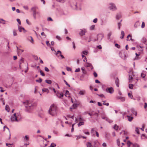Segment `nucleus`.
Wrapping results in <instances>:
<instances>
[{
	"label": "nucleus",
	"instance_id": "f257e3e1",
	"mask_svg": "<svg viewBox=\"0 0 147 147\" xmlns=\"http://www.w3.org/2000/svg\"><path fill=\"white\" fill-rule=\"evenodd\" d=\"M23 103L25 105V110L26 112H30L34 107V104L30 101L27 100Z\"/></svg>",
	"mask_w": 147,
	"mask_h": 147
},
{
	"label": "nucleus",
	"instance_id": "f03ea898",
	"mask_svg": "<svg viewBox=\"0 0 147 147\" xmlns=\"http://www.w3.org/2000/svg\"><path fill=\"white\" fill-rule=\"evenodd\" d=\"M49 113L52 116H56L57 114L56 106L53 104L51 105L49 109Z\"/></svg>",
	"mask_w": 147,
	"mask_h": 147
},
{
	"label": "nucleus",
	"instance_id": "7ed1b4c3",
	"mask_svg": "<svg viewBox=\"0 0 147 147\" xmlns=\"http://www.w3.org/2000/svg\"><path fill=\"white\" fill-rule=\"evenodd\" d=\"M31 10L33 12V16L34 19H36V15L38 16H40V13L38 11H36V8L35 7H32L31 9Z\"/></svg>",
	"mask_w": 147,
	"mask_h": 147
},
{
	"label": "nucleus",
	"instance_id": "20e7f679",
	"mask_svg": "<svg viewBox=\"0 0 147 147\" xmlns=\"http://www.w3.org/2000/svg\"><path fill=\"white\" fill-rule=\"evenodd\" d=\"M109 8L112 11H115L117 10V8L115 5L113 3H110L109 4Z\"/></svg>",
	"mask_w": 147,
	"mask_h": 147
},
{
	"label": "nucleus",
	"instance_id": "39448f33",
	"mask_svg": "<svg viewBox=\"0 0 147 147\" xmlns=\"http://www.w3.org/2000/svg\"><path fill=\"white\" fill-rule=\"evenodd\" d=\"M16 113H15L13 116H12L10 118L11 121H16L17 122L19 121V120L18 119V117L16 116Z\"/></svg>",
	"mask_w": 147,
	"mask_h": 147
},
{
	"label": "nucleus",
	"instance_id": "423d86ee",
	"mask_svg": "<svg viewBox=\"0 0 147 147\" xmlns=\"http://www.w3.org/2000/svg\"><path fill=\"white\" fill-rule=\"evenodd\" d=\"M106 91L107 92L109 93L110 94H112L113 92L114 89L112 87L108 88H106Z\"/></svg>",
	"mask_w": 147,
	"mask_h": 147
},
{
	"label": "nucleus",
	"instance_id": "0eeeda50",
	"mask_svg": "<svg viewBox=\"0 0 147 147\" xmlns=\"http://www.w3.org/2000/svg\"><path fill=\"white\" fill-rule=\"evenodd\" d=\"M104 35L101 34H100L97 35V38L98 40H100L101 41L102 40V38L104 37Z\"/></svg>",
	"mask_w": 147,
	"mask_h": 147
},
{
	"label": "nucleus",
	"instance_id": "6e6552de",
	"mask_svg": "<svg viewBox=\"0 0 147 147\" xmlns=\"http://www.w3.org/2000/svg\"><path fill=\"white\" fill-rule=\"evenodd\" d=\"M115 83L117 87H119V81L118 78H116Z\"/></svg>",
	"mask_w": 147,
	"mask_h": 147
},
{
	"label": "nucleus",
	"instance_id": "1a4fd4ad",
	"mask_svg": "<svg viewBox=\"0 0 147 147\" xmlns=\"http://www.w3.org/2000/svg\"><path fill=\"white\" fill-rule=\"evenodd\" d=\"M142 41L144 44L147 45V39L145 38H143L142 39Z\"/></svg>",
	"mask_w": 147,
	"mask_h": 147
},
{
	"label": "nucleus",
	"instance_id": "9d476101",
	"mask_svg": "<svg viewBox=\"0 0 147 147\" xmlns=\"http://www.w3.org/2000/svg\"><path fill=\"white\" fill-rule=\"evenodd\" d=\"M86 92V91L85 90H83L80 91L79 94L80 95H83L85 94Z\"/></svg>",
	"mask_w": 147,
	"mask_h": 147
},
{
	"label": "nucleus",
	"instance_id": "9b49d317",
	"mask_svg": "<svg viewBox=\"0 0 147 147\" xmlns=\"http://www.w3.org/2000/svg\"><path fill=\"white\" fill-rule=\"evenodd\" d=\"M16 47L17 49V52L18 55L21 54L24 51V50L22 49H18V47Z\"/></svg>",
	"mask_w": 147,
	"mask_h": 147
},
{
	"label": "nucleus",
	"instance_id": "f8f14e48",
	"mask_svg": "<svg viewBox=\"0 0 147 147\" xmlns=\"http://www.w3.org/2000/svg\"><path fill=\"white\" fill-rule=\"evenodd\" d=\"M122 17V16L121 13H117L116 16V19L119 20V19Z\"/></svg>",
	"mask_w": 147,
	"mask_h": 147
},
{
	"label": "nucleus",
	"instance_id": "ddd939ff",
	"mask_svg": "<svg viewBox=\"0 0 147 147\" xmlns=\"http://www.w3.org/2000/svg\"><path fill=\"white\" fill-rule=\"evenodd\" d=\"M132 38H131V35L129 34L127 37V41H130V40H132Z\"/></svg>",
	"mask_w": 147,
	"mask_h": 147
},
{
	"label": "nucleus",
	"instance_id": "4468645a",
	"mask_svg": "<svg viewBox=\"0 0 147 147\" xmlns=\"http://www.w3.org/2000/svg\"><path fill=\"white\" fill-rule=\"evenodd\" d=\"M131 111L136 116L137 115V112L133 108L131 109Z\"/></svg>",
	"mask_w": 147,
	"mask_h": 147
},
{
	"label": "nucleus",
	"instance_id": "2eb2a0df",
	"mask_svg": "<svg viewBox=\"0 0 147 147\" xmlns=\"http://www.w3.org/2000/svg\"><path fill=\"white\" fill-rule=\"evenodd\" d=\"M117 98L118 99H120L122 101H124L125 100V98L123 97H121V96H117Z\"/></svg>",
	"mask_w": 147,
	"mask_h": 147
},
{
	"label": "nucleus",
	"instance_id": "dca6fc26",
	"mask_svg": "<svg viewBox=\"0 0 147 147\" xmlns=\"http://www.w3.org/2000/svg\"><path fill=\"white\" fill-rule=\"evenodd\" d=\"M139 25V21H137L134 25L135 28H137Z\"/></svg>",
	"mask_w": 147,
	"mask_h": 147
},
{
	"label": "nucleus",
	"instance_id": "f3484780",
	"mask_svg": "<svg viewBox=\"0 0 147 147\" xmlns=\"http://www.w3.org/2000/svg\"><path fill=\"white\" fill-rule=\"evenodd\" d=\"M127 117H128V120L129 121H131L133 119V117H131L129 115H127Z\"/></svg>",
	"mask_w": 147,
	"mask_h": 147
},
{
	"label": "nucleus",
	"instance_id": "a211bd4d",
	"mask_svg": "<svg viewBox=\"0 0 147 147\" xmlns=\"http://www.w3.org/2000/svg\"><path fill=\"white\" fill-rule=\"evenodd\" d=\"M121 34L122 36L120 37L121 39H123L124 38V36L125 35V33L123 31H121Z\"/></svg>",
	"mask_w": 147,
	"mask_h": 147
},
{
	"label": "nucleus",
	"instance_id": "6ab92c4d",
	"mask_svg": "<svg viewBox=\"0 0 147 147\" xmlns=\"http://www.w3.org/2000/svg\"><path fill=\"white\" fill-rule=\"evenodd\" d=\"M101 118L102 119H105L106 121H108V120H109V118L108 117L103 115H102Z\"/></svg>",
	"mask_w": 147,
	"mask_h": 147
},
{
	"label": "nucleus",
	"instance_id": "aec40b11",
	"mask_svg": "<svg viewBox=\"0 0 147 147\" xmlns=\"http://www.w3.org/2000/svg\"><path fill=\"white\" fill-rule=\"evenodd\" d=\"M81 70L82 71V73L83 74H86V71L85 70L84 67H82L81 68Z\"/></svg>",
	"mask_w": 147,
	"mask_h": 147
},
{
	"label": "nucleus",
	"instance_id": "412c9836",
	"mask_svg": "<svg viewBox=\"0 0 147 147\" xmlns=\"http://www.w3.org/2000/svg\"><path fill=\"white\" fill-rule=\"evenodd\" d=\"M84 123L83 121L80 122L79 123H78V127H80V126L83 125H84Z\"/></svg>",
	"mask_w": 147,
	"mask_h": 147
},
{
	"label": "nucleus",
	"instance_id": "4be33fe9",
	"mask_svg": "<svg viewBox=\"0 0 147 147\" xmlns=\"http://www.w3.org/2000/svg\"><path fill=\"white\" fill-rule=\"evenodd\" d=\"M13 34L14 36H16L17 35V31L15 30H13Z\"/></svg>",
	"mask_w": 147,
	"mask_h": 147
},
{
	"label": "nucleus",
	"instance_id": "5701e85b",
	"mask_svg": "<svg viewBox=\"0 0 147 147\" xmlns=\"http://www.w3.org/2000/svg\"><path fill=\"white\" fill-rule=\"evenodd\" d=\"M85 32H83L82 30L79 33V34L81 36H83L85 35Z\"/></svg>",
	"mask_w": 147,
	"mask_h": 147
},
{
	"label": "nucleus",
	"instance_id": "b1692460",
	"mask_svg": "<svg viewBox=\"0 0 147 147\" xmlns=\"http://www.w3.org/2000/svg\"><path fill=\"white\" fill-rule=\"evenodd\" d=\"M73 108L72 107H70V109H74L76 108L77 106V105L76 104H74L73 105Z\"/></svg>",
	"mask_w": 147,
	"mask_h": 147
},
{
	"label": "nucleus",
	"instance_id": "393cba45",
	"mask_svg": "<svg viewBox=\"0 0 147 147\" xmlns=\"http://www.w3.org/2000/svg\"><path fill=\"white\" fill-rule=\"evenodd\" d=\"M113 128L115 129L116 130H118L119 128V126L118 125H117L116 124H115L114 125Z\"/></svg>",
	"mask_w": 147,
	"mask_h": 147
},
{
	"label": "nucleus",
	"instance_id": "a878e982",
	"mask_svg": "<svg viewBox=\"0 0 147 147\" xmlns=\"http://www.w3.org/2000/svg\"><path fill=\"white\" fill-rule=\"evenodd\" d=\"M42 91L43 92H47V91H48L47 93H48L49 92V90L47 88H44L43 89H42Z\"/></svg>",
	"mask_w": 147,
	"mask_h": 147
},
{
	"label": "nucleus",
	"instance_id": "bb28decb",
	"mask_svg": "<svg viewBox=\"0 0 147 147\" xmlns=\"http://www.w3.org/2000/svg\"><path fill=\"white\" fill-rule=\"evenodd\" d=\"M45 81L46 83L49 84H51L52 83V82L51 80H46Z\"/></svg>",
	"mask_w": 147,
	"mask_h": 147
},
{
	"label": "nucleus",
	"instance_id": "cd10ccee",
	"mask_svg": "<svg viewBox=\"0 0 147 147\" xmlns=\"http://www.w3.org/2000/svg\"><path fill=\"white\" fill-rule=\"evenodd\" d=\"M133 79V77H132L131 76L129 75V82H131V80Z\"/></svg>",
	"mask_w": 147,
	"mask_h": 147
},
{
	"label": "nucleus",
	"instance_id": "c85d7f7f",
	"mask_svg": "<svg viewBox=\"0 0 147 147\" xmlns=\"http://www.w3.org/2000/svg\"><path fill=\"white\" fill-rule=\"evenodd\" d=\"M59 53L60 54H61V51H60L59 50L58 51H57V53H56L55 54L58 57H59V56L58 55Z\"/></svg>",
	"mask_w": 147,
	"mask_h": 147
},
{
	"label": "nucleus",
	"instance_id": "c756f323",
	"mask_svg": "<svg viewBox=\"0 0 147 147\" xmlns=\"http://www.w3.org/2000/svg\"><path fill=\"white\" fill-rule=\"evenodd\" d=\"M87 67H92L91 68L92 69L93 68V67L92 64L90 63H87Z\"/></svg>",
	"mask_w": 147,
	"mask_h": 147
},
{
	"label": "nucleus",
	"instance_id": "7c9ffc66",
	"mask_svg": "<svg viewBox=\"0 0 147 147\" xmlns=\"http://www.w3.org/2000/svg\"><path fill=\"white\" fill-rule=\"evenodd\" d=\"M87 147H92V145L91 143L89 142H88L86 144Z\"/></svg>",
	"mask_w": 147,
	"mask_h": 147
},
{
	"label": "nucleus",
	"instance_id": "2f4dec72",
	"mask_svg": "<svg viewBox=\"0 0 147 147\" xmlns=\"http://www.w3.org/2000/svg\"><path fill=\"white\" fill-rule=\"evenodd\" d=\"M36 81L37 82L41 83L42 81V79L41 78H39V80H36Z\"/></svg>",
	"mask_w": 147,
	"mask_h": 147
},
{
	"label": "nucleus",
	"instance_id": "473e14b6",
	"mask_svg": "<svg viewBox=\"0 0 147 147\" xmlns=\"http://www.w3.org/2000/svg\"><path fill=\"white\" fill-rule=\"evenodd\" d=\"M106 102V101H103V102H104L103 104L104 105H106V106H108L109 105V103L107 102V103H106V102Z\"/></svg>",
	"mask_w": 147,
	"mask_h": 147
},
{
	"label": "nucleus",
	"instance_id": "72a5a7b5",
	"mask_svg": "<svg viewBox=\"0 0 147 147\" xmlns=\"http://www.w3.org/2000/svg\"><path fill=\"white\" fill-rule=\"evenodd\" d=\"M117 25L118 27V29L119 30H120V29L121 26V24L120 23V22H119L117 23Z\"/></svg>",
	"mask_w": 147,
	"mask_h": 147
},
{
	"label": "nucleus",
	"instance_id": "f704fd0d",
	"mask_svg": "<svg viewBox=\"0 0 147 147\" xmlns=\"http://www.w3.org/2000/svg\"><path fill=\"white\" fill-rule=\"evenodd\" d=\"M136 56L135 57V59H139V57H138L140 55L139 54H138L137 53H136Z\"/></svg>",
	"mask_w": 147,
	"mask_h": 147
},
{
	"label": "nucleus",
	"instance_id": "c9c22d12",
	"mask_svg": "<svg viewBox=\"0 0 147 147\" xmlns=\"http://www.w3.org/2000/svg\"><path fill=\"white\" fill-rule=\"evenodd\" d=\"M94 112H92V115L97 116V117H98V114Z\"/></svg>",
	"mask_w": 147,
	"mask_h": 147
},
{
	"label": "nucleus",
	"instance_id": "e433bc0d",
	"mask_svg": "<svg viewBox=\"0 0 147 147\" xmlns=\"http://www.w3.org/2000/svg\"><path fill=\"white\" fill-rule=\"evenodd\" d=\"M16 116L18 117V119L19 118L20 119L21 118V116L19 113H16Z\"/></svg>",
	"mask_w": 147,
	"mask_h": 147
},
{
	"label": "nucleus",
	"instance_id": "4c0bfd02",
	"mask_svg": "<svg viewBox=\"0 0 147 147\" xmlns=\"http://www.w3.org/2000/svg\"><path fill=\"white\" fill-rule=\"evenodd\" d=\"M18 29L20 32H22V29L21 27H22V26H20L19 25H18Z\"/></svg>",
	"mask_w": 147,
	"mask_h": 147
},
{
	"label": "nucleus",
	"instance_id": "58836bf2",
	"mask_svg": "<svg viewBox=\"0 0 147 147\" xmlns=\"http://www.w3.org/2000/svg\"><path fill=\"white\" fill-rule=\"evenodd\" d=\"M82 53L84 55H87L88 53V52L86 51H83Z\"/></svg>",
	"mask_w": 147,
	"mask_h": 147
},
{
	"label": "nucleus",
	"instance_id": "ea45409f",
	"mask_svg": "<svg viewBox=\"0 0 147 147\" xmlns=\"http://www.w3.org/2000/svg\"><path fill=\"white\" fill-rule=\"evenodd\" d=\"M24 61L23 60V58H21L20 59V62H19V65L20 66V64H21L22 63H23Z\"/></svg>",
	"mask_w": 147,
	"mask_h": 147
},
{
	"label": "nucleus",
	"instance_id": "a19ab883",
	"mask_svg": "<svg viewBox=\"0 0 147 147\" xmlns=\"http://www.w3.org/2000/svg\"><path fill=\"white\" fill-rule=\"evenodd\" d=\"M133 85L132 84H130L129 85V89H132L133 87Z\"/></svg>",
	"mask_w": 147,
	"mask_h": 147
},
{
	"label": "nucleus",
	"instance_id": "79ce46f5",
	"mask_svg": "<svg viewBox=\"0 0 147 147\" xmlns=\"http://www.w3.org/2000/svg\"><path fill=\"white\" fill-rule=\"evenodd\" d=\"M9 106L8 105H6L5 106V109L6 110L7 112H9V109H8V108H9Z\"/></svg>",
	"mask_w": 147,
	"mask_h": 147
},
{
	"label": "nucleus",
	"instance_id": "37998d69",
	"mask_svg": "<svg viewBox=\"0 0 147 147\" xmlns=\"http://www.w3.org/2000/svg\"><path fill=\"white\" fill-rule=\"evenodd\" d=\"M94 112V111H91V112L90 113L88 112V113L89 115H90L91 116V117H90L91 118H92V112Z\"/></svg>",
	"mask_w": 147,
	"mask_h": 147
},
{
	"label": "nucleus",
	"instance_id": "c03bdc74",
	"mask_svg": "<svg viewBox=\"0 0 147 147\" xmlns=\"http://www.w3.org/2000/svg\"><path fill=\"white\" fill-rule=\"evenodd\" d=\"M56 144H55L53 143L51 144L50 146H49V147H55L56 146Z\"/></svg>",
	"mask_w": 147,
	"mask_h": 147
},
{
	"label": "nucleus",
	"instance_id": "a18cd8bd",
	"mask_svg": "<svg viewBox=\"0 0 147 147\" xmlns=\"http://www.w3.org/2000/svg\"><path fill=\"white\" fill-rule=\"evenodd\" d=\"M63 96V93H61L60 94V95L59 96V97L61 98H62Z\"/></svg>",
	"mask_w": 147,
	"mask_h": 147
},
{
	"label": "nucleus",
	"instance_id": "49530a36",
	"mask_svg": "<svg viewBox=\"0 0 147 147\" xmlns=\"http://www.w3.org/2000/svg\"><path fill=\"white\" fill-rule=\"evenodd\" d=\"M131 143L130 141H128L127 142V144L128 145V147H129L130 146V145L131 144Z\"/></svg>",
	"mask_w": 147,
	"mask_h": 147
},
{
	"label": "nucleus",
	"instance_id": "de8ad7c7",
	"mask_svg": "<svg viewBox=\"0 0 147 147\" xmlns=\"http://www.w3.org/2000/svg\"><path fill=\"white\" fill-rule=\"evenodd\" d=\"M135 131L138 134H140L139 130L138 128H136Z\"/></svg>",
	"mask_w": 147,
	"mask_h": 147
},
{
	"label": "nucleus",
	"instance_id": "09e8293b",
	"mask_svg": "<svg viewBox=\"0 0 147 147\" xmlns=\"http://www.w3.org/2000/svg\"><path fill=\"white\" fill-rule=\"evenodd\" d=\"M33 57L34 59L36 60H38V57L37 56L34 55Z\"/></svg>",
	"mask_w": 147,
	"mask_h": 147
},
{
	"label": "nucleus",
	"instance_id": "8fccbe9b",
	"mask_svg": "<svg viewBox=\"0 0 147 147\" xmlns=\"http://www.w3.org/2000/svg\"><path fill=\"white\" fill-rule=\"evenodd\" d=\"M40 74L43 76H45V74L44 73L42 72V71L40 70Z\"/></svg>",
	"mask_w": 147,
	"mask_h": 147
},
{
	"label": "nucleus",
	"instance_id": "3c124183",
	"mask_svg": "<svg viewBox=\"0 0 147 147\" xmlns=\"http://www.w3.org/2000/svg\"><path fill=\"white\" fill-rule=\"evenodd\" d=\"M23 138H24L27 141L29 140V137L28 136L26 135L24 137H23Z\"/></svg>",
	"mask_w": 147,
	"mask_h": 147
},
{
	"label": "nucleus",
	"instance_id": "603ef678",
	"mask_svg": "<svg viewBox=\"0 0 147 147\" xmlns=\"http://www.w3.org/2000/svg\"><path fill=\"white\" fill-rule=\"evenodd\" d=\"M133 146L134 147H139V146L137 144H133Z\"/></svg>",
	"mask_w": 147,
	"mask_h": 147
},
{
	"label": "nucleus",
	"instance_id": "864d4df0",
	"mask_svg": "<svg viewBox=\"0 0 147 147\" xmlns=\"http://www.w3.org/2000/svg\"><path fill=\"white\" fill-rule=\"evenodd\" d=\"M66 69L68 71H71V68L69 67H67L66 68Z\"/></svg>",
	"mask_w": 147,
	"mask_h": 147
},
{
	"label": "nucleus",
	"instance_id": "5fc2aeb1",
	"mask_svg": "<svg viewBox=\"0 0 147 147\" xmlns=\"http://www.w3.org/2000/svg\"><path fill=\"white\" fill-rule=\"evenodd\" d=\"M97 95L98 96L101 97H104V98H105V96L102 94H97Z\"/></svg>",
	"mask_w": 147,
	"mask_h": 147
},
{
	"label": "nucleus",
	"instance_id": "6e6d98bb",
	"mask_svg": "<svg viewBox=\"0 0 147 147\" xmlns=\"http://www.w3.org/2000/svg\"><path fill=\"white\" fill-rule=\"evenodd\" d=\"M145 26V24L144 22H143L141 26V27L142 28H143Z\"/></svg>",
	"mask_w": 147,
	"mask_h": 147
},
{
	"label": "nucleus",
	"instance_id": "4d7b16f0",
	"mask_svg": "<svg viewBox=\"0 0 147 147\" xmlns=\"http://www.w3.org/2000/svg\"><path fill=\"white\" fill-rule=\"evenodd\" d=\"M67 117H68L69 118H71L73 119H74V115H73L72 116H71L70 115H67Z\"/></svg>",
	"mask_w": 147,
	"mask_h": 147
},
{
	"label": "nucleus",
	"instance_id": "13d9d810",
	"mask_svg": "<svg viewBox=\"0 0 147 147\" xmlns=\"http://www.w3.org/2000/svg\"><path fill=\"white\" fill-rule=\"evenodd\" d=\"M95 27V26L94 25H92L90 27V29L91 30H93Z\"/></svg>",
	"mask_w": 147,
	"mask_h": 147
},
{
	"label": "nucleus",
	"instance_id": "bf43d9fd",
	"mask_svg": "<svg viewBox=\"0 0 147 147\" xmlns=\"http://www.w3.org/2000/svg\"><path fill=\"white\" fill-rule=\"evenodd\" d=\"M115 47H117L118 49L120 48V46L117 43L115 44Z\"/></svg>",
	"mask_w": 147,
	"mask_h": 147
},
{
	"label": "nucleus",
	"instance_id": "052dcab7",
	"mask_svg": "<svg viewBox=\"0 0 147 147\" xmlns=\"http://www.w3.org/2000/svg\"><path fill=\"white\" fill-rule=\"evenodd\" d=\"M111 35V32H110L108 34V39H109L110 38V36Z\"/></svg>",
	"mask_w": 147,
	"mask_h": 147
},
{
	"label": "nucleus",
	"instance_id": "680f3d73",
	"mask_svg": "<svg viewBox=\"0 0 147 147\" xmlns=\"http://www.w3.org/2000/svg\"><path fill=\"white\" fill-rule=\"evenodd\" d=\"M41 34V35L44 36V38H46V35L45 34L44 32H42Z\"/></svg>",
	"mask_w": 147,
	"mask_h": 147
},
{
	"label": "nucleus",
	"instance_id": "e2e57ef3",
	"mask_svg": "<svg viewBox=\"0 0 147 147\" xmlns=\"http://www.w3.org/2000/svg\"><path fill=\"white\" fill-rule=\"evenodd\" d=\"M128 94L129 97H130L131 99H132V98L133 97L132 94H131L130 93H128Z\"/></svg>",
	"mask_w": 147,
	"mask_h": 147
},
{
	"label": "nucleus",
	"instance_id": "0e129e2a",
	"mask_svg": "<svg viewBox=\"0 0 147 147\" xmlns=\"http://www.w3.org/2000/svg\"><path fill=\"white\" fill-rule=\"evenodd\" d=\"M80 71V68H78L77 69H76L75 70V72H79Z\"/></svg>",
	"mask_w": 147,
	"mask_h": 147
},
{
	"label": "nucleus",
	"instance_id": "69168bd1",
	"mask_svg": "<svg viewBox=\"0 0 147 147\" xmlns=\"http://www.w3.org/2000/svg\"><path fill=\"white\" fill-rule=\"evenodd\" d=\"M45 70L46 71H47V72H48L49 71V69L47 67H45Z\"/></svg>",
	"mask_w": 147,
	"mask_h": 147
},
{
	"label": "nucleus",
	"instance_id": "338daca9",
	"mask_svg": "<svg viewBox=\"0 0 147 147\" xmlns=\"http://www.w3.org/2000/svg\"><path fill=\"white\" fill-rule=\"evenodd\" d=\"M56 38L57 39H58V40H61V37L58 36H56Z\"/></svg>",
	"mask_w": 147,
	"mask_h": 147
},
{
	"label": "nucleus",
	"instance_id": "774afa93",
	"mask_svg": "<svg viewBox=\"0 0 147 147\" xmlns=\"http://www.w3.org/2000/svg\"><path fill=\"white\" fill-rule=\"evenodd\" d=\"M145 76H146V75L143 73H142L141 75V76L142 78H144Z\"/></svg>",
	"mask_w": 147,
	"mask_h": 147
}]
</instances>
